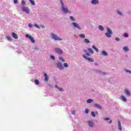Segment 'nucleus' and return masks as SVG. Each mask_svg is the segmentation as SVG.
I'll return each mask as SVG.
<instances>
[{"mask_svg": "<svg viewBox=\"0 0 131 131\" xmlns=\"http://www.w3.org/2000/svg\"><path fill=\"white\" fill-rule=\"evenodd\" d=\"M107 32L105 33V35L107 37H111V35H112V31L110 28H107Z\"/></svg>", "mask_w": 131, "mask_h": 131, "instance_id": "f257e3e1", "label": "nucleus"}, {"mask_svg": "<svg viewBox=\"0 0 131 131\" xmlns=\"http://www.w3.org/2000/svg\"><path fill=\"white\" fill-rule=\"evenodd\" d=\"M61 10L64 14H67V13H70L69 12V10H68V8H66L64 5L61 6Z\"/></svg>", "mask_w": 131, "mask_h": 131, "instance_id": "f03ea898", "label": "nucleus"}, {"mask_svg": "<svg viewBox=\"0 0 131 131\" xmlns=\"http://www.w3.org/2000/svg\"><path fill=\"white\" fill-rule=\"evenodd\" d=\"M52 37L53 39H55V40H62V38L58 37V36L55 34H52Z\"/></svg>", "mask_w": 131, "mask_h": 131, "instance_id": "7ed1b4c3", "label": "nucleus"}, {"mask_svg": "<svg viewBox=\"0 0 131 131\" xmlns=\"http://www.w3.org/2000/svg\"><path fill=\"white\" fill-rule=\"evenodd\" d=\"M26 37H27V38H29V39L30 40L31 42H33V43L35 42V40H34V39H33V37L30 36V35L26 34Z\"/></svg>", "mask_w": 131, "mask_h": 131, "instance_id": "20e7f679", "label": "nucleus"}, {"mask_svg": "<svg viewBox=\"0 0 131 131\" xmlns=\"http://www.w3.org/2000/svg\"><path fill=\"white\" fill-rule=\"evenodd\" d=\"M82 57L84 58L86 60H88V61H90V62H94V59L92 58L88 57V56L82 55Z\"/></svg>", "mask_w": 131, "mask_h": 131, "instance_id": "39448f33", "label": "nucleus"}, {"mask_svg": "<svg viewBox=\"0 0 131 131\" xmlns=\"http://www.w3.org/2000/svg\"><path fill=\"white\" fill-rule=\"evenodd\" d=\"M21 10L23 12H25L27 14H29V9L28 7H23Z\"/></svg>", "mask_w": 131, "mask_h": 131, "instance_id": "423d86ee", "label": "nucleus"}, {"mask_svg": "<svg viewBox=\"0 0 131 131\" xmlns=\"http://www.w3.org/2000/svg\"><path fill=\"white\" fill-rule=\"evenodd\" d=\"M55 51L56 53H57V54H63V50L59 48H56L55 49Z\"/></svg>", "mask_w": 131, "mask_h": 131, "instance_id": "0eeeda50", "label": "nucleus"}, {"mask_svg": "<svg viewBox=\"0 0 131 131\" xmlns=\"http://www.w3.org/2000/svg\"><path fill=\"white\" fill-rule=\"evenodd\" d=\"M72 25H73L74 27H76V28H78V29H81V28L79 27V25H78V24H77L76 23H73Z\"/></svg>", "mask_w": 131, "mask_h": 131, "instance_id": "6e6552de", "label": "nucleus"}, {"mask_svg": "<svg viewBox=\"0 0 131 131\" xmlns=\"http://www.w3.org/2000/svg\"><path fill=\"white\" fill-rule=\"evenodd\" d=\"M57 67L58 68H59V69H63V65H62V63H61V62H58L57 63Z\"/></svg>", "mask_w": 131, "mask_h": 131, "instance_id": "1a4fd4ad", "label": "nucleus"}, {"mask_svg": "<svg viewBox=\"0 0 131 131\" xmlns=\"http://www.w3.org/2000/svg\"><path fill=\"white\" fill-rule=\"evenodd\" d=\"M94 106L96 108H97L98 109L102 110V107L99 104H95Z\"/></svg>", "mask_w": 131, "mask_h": 131, "instance_id": "9d476101", "label": "nucleus"}, {"mask_svg": "<svg viewBox=\"0 0 131 131\" xmlns=\"http://www.w3.org/2000/svg\"><path fill=\"white\" fill-rule=\"evenodd\" d=\"M92 4L93 5H97V4H99V1L98 0H93L92 1Z\"/></svg>", "mask_w": 131, "mask_h": 131, "instance_id": "9b49d317", "label": "nucleus"}, {"mask_svg": "<svg viewBox=\"0 0 131 131\" xmlns=\"http://www.w3.org/2000/svg\"><path fill=\"white\" fill-rule=\"evenodd\" d=\"M12 35L13 37H14V38H15L16 39H18V35H17V34H16V33H12Z\"/></svg>", "mask_w": 131, "mask_h": 131, "instance_id": "f8f14e48", "label": "nucleus"}, {"mask_svg": "<svg viewBox=\"0 0 131 131\" xmlns=\"http://www.w3.org/2000/svg\"><path fill=\"white\" fill-rule=\"evenodd\" d=\"M88 124L91 126V127H94V123L92 121H89L88 122Z\"/></svg>", "mask_w": 131, "mask_h": 131, "instance_id": "ddd939ff", "label": "nucleus"}, {"mask_svg": "<svg viewBox=\"0 0 131 131\" xmlns=\"http://www.w3.org/2000/svg\"><path fill=\"white\" fill-rule=\"evenodd\" d=\"M45 77V81H49V76L46 73L44 74Z\"/></svg>", "mask_w": 131, "mask_h": 131, "instance_id": "4468645a", "label": "nucleus"}, {"mask_svg": "<svg viewBox=\"0 0 131 131\" xmlns=\"http://www.w3.org/2000/svg\"><path fill=\"white\" fill-rule=\"evenodd\" d=\"M118 128L120 130H122V128L121 127V123H120V121H118Z\"/></svg>", "mask_w": 131, "mask_h": 131, "instance_id": "2eb2a0df", "label": "nucleus"}, {"mask_svg": "<svg viewBox=\"0 0 131 131\" xmlns=\"http://www.w3.org/2000/svg\"><path fill=\"white\" fill-rule=\"evenodd\" d=\"M121 97L122 101H123L124 102H126L127 100H126V98H125V97H124V96L122 95L121 96Z\"/></svg>", "mask_w": 131, "mask_h": 131, "instance_id": "dca6fc26", "label": "nucleus"}, {"mask_svg": "<svg viewBox=\"0 0 131 131\" xmlns=\"http://www.w3.org/2000/svg\"><path fill=\"white\" fill-rule=\"evenodd\" d=\"M88 51H89L90 54H94V51H93V49H92V48H88Z\"/></svg>", "mask_w": 131, "mask_h": 131, "instance_id": "f3484780", "label": "nucleus"}, {"mask_svg": "<svg viewBox=\"0 0 131 131\" xmlns=\"http://www.w3.org/2000/svg\"><path fill=\"white\" fill-rule=\"evenodd\" d=\"M29 1L31 3V4L32 5V6H35V2H34V1H32V0H29Z\"/></svg>", "mask_w": 131, "mask_h": 131, "instance_id": "a211bd4d", "label": "nucleus"}, {"mask_svg": "<svg viewBox=\"0 0 131 131\" xmlns=\"http://www.w3.org/2000/svg\"><path fill=\"white\" fill-rule=\"evenodd\" d=\"M102 55H103V56H107L108 55V53H107V52H106V51H103L102 52Z\"/></svg>", "mask_w": 131, "mask_h": 131, "instance_id": "6ab92c4d", "label": "nucleus"}, {"mask_svg": "<svg viewBox=\"0 0 131 131\" xmlns=\"http://www.w3.org/2000/svg\"><path fill=\"white\" fill-rule=\"evenodd\" d=\"M79 37H81V38H84V37H85V34H81L79 35Z\"/></svg>", "mask_w": 131, "mask_h": 131, "instance_id": "aec40b11", "label": "nucleus"}, {"mask_svg": "<svg viewBox=\"0 0 131 131\" xmlns=\"http://www.w3.org/2000/svg\"><path fill=\"white\" fill-rule=\"evenodd\" d=\"M123 50L125 52H128V51H129V49H128V48L125 47L123 48Z\"/></svg>", "mask_w": 131, "mask_h": 131, "instance_id": "412c9836", "label": "nucleus"}, {"mask_svg": "<svg viewBox=\"0 0 131 131\" xmlns=\"http://www.w3.org/2000/svg\"><path fill=\"white\" fill-rule=\"evenodd\" d=\"M93 49H94L97 52H99V50H98V48H97L95 46H92Z\"/></svg>", "mask_w": 131, "mask_h": 131, "instance_id": "4be33fe9", "label": "nucleus"}, {"mask_svg": "<svg viewBox=\"0 0 131 131\" xmlns=\"http://www.w3.org/2000/svg\"><path fill=\"white\" fill-rule=\"evenodd\" d=\"M125 93L126 94V95H128V96H130V93H129V91L125 90Z\"/></svg>", "mask_w": 131, "mask_h": 131, "instance_id": "5701e85b", "label": "nucleus"}, {"mask_svg": "<svg viewBox=\"0 0 131 131\" xmlns=\"http://www.w3.org/2000/svg\"><path fill=\"white\" fill-rule=\"evenodd\" d=\"M99 29H100V30H101V31H103L104 30V27H103V26H99Z\"/></svg>", "mask_w": 131, "mask_h": 131, "instance_id": "b1692460", "label": "nucleus"}, {"mask_svg": "<svg viewBox=\"0 0 131 131\" xmlns=\"http://www.w3.org/2000/svg\"><path fill=\"white\" fill-rule=\"evenodd\" d=\"M84 42H86V43H90L91 42V41L88 39H85Z\"/></svg>", "mask_w": 131, "mask_h": 131, "instance_id": "393cba45", "label": "nucleus"}, {"mask_svg": "<svg viewBox=\"0 0 131 131\" xmlns=\"http://www.w3.org/2000/svg\"><path fill=\"white\" fill-rule=\"evenodd\" d=\"M21 5L23 6H25V5H26V2H25V1L24 0L21 1Z\"/></svg>", "mask_w": 131, "mask_h": 131, "instance_id": "a878e982", "label": "nucleus"}, {"mask_svg": "<svg viewBox=\"0 0 131 131\" xmlns=\"http://www.w3.org/2000/svg\"><path fill=\"white\" fill-rule=\"evenodd\" d=\"M91 115L93 116V117H96V114H95V112H92Z\"/></svg>", "mask_w": 131, "mask_h": 131, "instance_id": "bb28decb", "label": "nucleus"}, {"mask_svg": "<svg viewBox=\"0 0 131 131\" xmlns=\"http://www.w3.org/2000/svg\"><path fill=\"white\" fill-rule=\"evenodd\" d=\"M85 53H86V56H88V57H89V56H91V54H90V53H88V51L86 50H84Z\"/></svg>", "mask_w": 131, "mask_h": 131, "instance_id": "cd10ccee", "label": "nucleus"}, {"mask_svg": "<svg viewBox=\"0 0 131 131\" xmlns=\"http://www.w3.org/2000/svg\"><path fill=\"white\" fill-rule=\"evenodd\" d=\"M70 18L71 20H72V21H75V19H74V17L73 16H71Z\"/></svg>", "mask_w": 131, "mask_h": 131, "instance_id": "c85d7f7f", "label": "nucleus"}, {"mask_svg": "<svg viewBox=\"0 0 131 131\" xmlns=\"http://www.w3.org/2000/svg\"><path fill=\"white\" fill-rule=\"evenodd\" d=\"M35 83L36 84H37V85L39 84V81H38V80H36L35 81Z\"/></svg>", "mask_w": 131, "mask_h": 131, "instance_id": "c756f323", "label": "nucleus"}, {"mask_svg": "<svg viewBox=\"0 0 131 131\" xmlns=\"http://www.w3.org/2000/svg\"><path fill=\"white\" fill-rule=\"evenodd\" d=\"M59 60L60 61H62V62H65V60H64V59H63V57H59Z\"/></svg>", "mask_w": 131, "mask_h": 131, "instance_id": "7c9ffc66", "label": "nucleus"}, {"mask_svg": "<svg viewBox=\"0 0 131 131\" xmlns=\"http://www.w3.org/2000/svg\"><path fill=\"white\" fill-rule=\"evenodd\" d=\"M93 102V99H88L87 100V103H92Z\"/></svg>", "mask_w": 131, "mask_h": 131, "instance_id": "2f4dec72", "label": "nucleus"}, {"mask_svg": "<svg viewBox=\"0 0 131 131\" xmlns=\"http://www.w3.org/2000/svg\"><path fill=\"white\" fill-rule=\"evenodd\" d=\"M63 66L64 67H66V68H67V67H68V64H67V63H64L63 64Z\"/></svg>", "mask_w": 131, "mask_h": 131, "instance_id": "473e14b6", "label": "nucleus"}, {"mask_svg": "<svg viewBox=\"0 0 131 131\" xmlns=\"http://www.w3.org/2000/svg\"><path fill=\"white\" fill-rule=\"evenodd\" d=\"M7 39L8 40H12V38L10 36H7Z\"/></svg>", "mask_w": 131, "mask_h": 131, "instance_id": "72a5a7b5", "label": "nucleus"}, {"mask_svg": "<svg viewBox=\"0 0 131 131\" xmlns=\"http://www.w3.org/2000/svg\"><path fill=\"white\" fill-rule=\"evenodd\" d=\"M34 26H35L36 28H38L39 29H40V27H39V26H38L37 24H35Z\"/></svg>", "mask_w": 131, "mask_h": 131, "instance_id": "f704fd0d", "label": "nucleus"}, {"mask_svg": "<svg viewBox=\"0 0 131 131\" xmlns=\"http://www.w3.org/2000/svg\"><path fill=\"white\" fill-rule=\"evenodd\" d=\"M60 2L61 6H64V3H63V0H60Z\"/></svg>", "mask_w": 131, "mask_h": 131, "instance_id": "c9c22d12", "label": "nucleus"}, {"mask_svg": "<svg viewBox=\"0 0 131 131\" xmlns=\"http://www.w3.org/2000/svg\"><path fill=\"white\" fill-rule=\"evenodd\" d=\"M51 58L52 60H55V56H53V55H51Z\"/></svg>", "mask_w": 131, "mask_h": 131, "instance_id": "e433bc0d", "label": "nucleus"}, {"mask_svg": "<svg viewBox=\"0 0 131 131\" xmlns=\"http://www.w3.org/2000/svg\"><path fill=\"white\" fill-rule=\"evenodd\" d=\"M13 2L14 4H18V0H14Z\"/></svg>", "mask_w": 131, "mask_h": 131, "instance_id": "4c0bfd02", "label": "nucleus"}, {"mask_svg": "<svg viewBox=\"0 0 131 131\" xmlns=\"http://www.w3.org/2000/svg\"><path fill=\"white\" fill-rule=\"evenodd\" d=\"M85 113L88 114V113H89V110H88V109L85 110Z\"/></svg>", "mask_w": 131, "mask_h": 131, "instance_id": "58836bf2", "label": "nucleus"}, {"mask_svg": "<svg viewBox=\"0 0 131 131\" xmlns=\"http://www.w3.org/2000/svg\"><path fill=\"white\" fill-rule=\"evenodd\" d=\"M124 36H125V37H128V34H124Z\"/></svg>", "mask_w": 131, "mask_h": 131, "instance_id": "ea45409f", "label": "nucleus"}, {"mask_svg": "<svg viewBox=\"0 0 131 131\" xmlns=\"http://www.w3.org/2000/svg\"><path fill=\"white\" fill-rule=\"evenodd\" d=\"M58 90H59V91H60L61 92H63V88H58Z\"/></svg>", "mask_w": 131, "mask_h": 131, "instance_id": "a19ab883", "label": "nucleus"}, {"mask_svg": "<svg viewBox=\"0 0 131 131\" xmlns=\"http://www.w3.org/2000/svg\"><path fill=\"white\" fill-rule=\"evenodd\" d=\"M116 40H117L118 41H119L120 39L118 37H116Z\"/></svg>", "mask_w": 131, "mask_h": 131, "instance_id": "79ce46f5", "label": "nucleus"}, {"mask_svg": "<svg viewBox=\"0 0 131 131\" xmlns=\"http://www.w3.org/2000/svg\"><path fill=\"white\" fill-rule=\"evenodd\" d=\"M32 26H32V24H29V27H32Z\"/></svg>", "mask_w": 131, "mask_h": 131, "instance_id": "37998d69", "label": "nucleus"}, {"mask_svg": "<svg viewBox=\"0 0 131 131\" xmlns=\"http://www.w3.org/2000/svg\"><path fill=\"white\" fill-rule=\"evenodd\" d=\"M104 120H109L110 119L109 118H104Z\"/></svg>", "mask_w": 131, "mask_h": 131, "instance_id": "c03bdc74", "label": "nucleus"}, {"mask_svg": "<svg viewBox=\"0 0 131 131\" xmlns=\"http://www.w3.org/2000/svg\"><path fill=\"white\" fill-rule=\"evenodd\" d=\"M118 14H119V15H121V13L120 12V11H118Z\"/></svg>", "mask_w": 131, "mask_h": 131, "instance_id": "a18cd8bd", "label": "nucleus"}, {"mask_svg": "<svg viewBox=\"0 0 131 131\" xmlns=\"http://www.w3.org/2000/svg\"><path fill=\"white\" fill-rule=\"evenodd\" d=\"M126 72H129L130 73H131V72H130V71L126 70Z\"/></svg>", "mask_w": 131, "mask_h": 131, "instance_id": "49530a36", "label": "nucleus"}, {"mask_svg": "<svg viewBox=\"0 0 131 131\" xmlns=\"http://www.w3.org/2000/svg\"><path fill=\"white\" fill-rule=\"evenodd\" d=\"M109 123H112V120H110Z\"/></svg>", "mask_w": 131, "mask_h": 131, "instance_id": "de8ad7c7", "label": "nucleus"}, {"mask_svg": "<svg viewBox=\"0 0 131 131\" xmlns=\"http://www.w3.org/2000/svg\"><path fill=\"white\" fill-rule=\"evenodd\" d=\"M72 114H75V112H73Z\"/></svg>", "mask_w": 131, "mask_h": 131, "instance_id": "09e8293b", "label": "nucleus"}]
</instances>
